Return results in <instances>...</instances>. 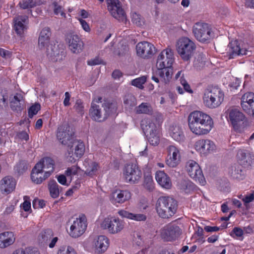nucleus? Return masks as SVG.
Segmentation results:
<instances>
[{
	"instance_id": "62",
	"label": "nucleus",
	"mask_w": 254,
	"mask_h": 254,
	"mask_svg": "<svg viewBox=\"0 0 254 254\" xmlns=\"http://www.w3.org/2000/svg\"><path fill=\"white\" fill-rule=\"evenodd\" d=\"M65 98L64 99L63 104L64 106H68L70 105L69 102L70 99V95L68 92H66L64 94Z\"/></svg>"
},
{
	"instance_id": "28",
	"label": "nucleus",
	"mask_w": 254,
	"mask_h": 254,
	"mask_svg": "<svg viewBox=\"0 0 254 254\" xmlns=\"http://www.w3.org/2000/svg\"><path fill=\"white\" fill-rule=\"evenodd\" d=\"M229 52L231 58H233L236 56L247 55L248 54L249 51L246 45L235 41L230 44Z\"/></svg>"
},
{
	"instance_id": "63",
	"label": "nucleus",
	"mask_w": 254,
	"mask_h": 254,
	"mask_svg": "<svg viewBox=\"0 0 254 254\" xmlns=\"http://www.w3.org/2000/svg\"><path fill=\"white\" fill-rule=\"evenodd\" d=\"M204 230L207 232H217L220 230V228L217 226H206L204 227Z\"/></svg>"
},
{
	"instance_id": "40",
	"label": "nucleus",
	"mask_w": 254,
	"mask_h": 254,
	"mask_svg": "<svg viewBox=\"0 0 254 254\" xmlns=\"http://www.w3.org/2000/svg\"><path fill=\"white\" fill-rule=\"evenodd\" d=\"M48 186L51 196L54 198L59 197L61 187L55 181H51Z\"/></svg>"
},
{
	"instance_id": "10",
	"label": "nucleus",
	"mask_w": 254,
	"mask_h": 254,
	"mask_svg": "<svg viewBox=\"0 0 254 254\" xmlns=\"http://www.w3.org/2000/svg\"><path fill=\"white\" fill-rule=\"evenodd\" d=\"M123 176L126 182L131 184H137L142 177V172L135 164H128L123 170Z\"/></svg>"
},
{
	"instance_id": "51",
	"label": "nucleus",
	"mask_w": 254,
	"mask_h": 254,
	"mask_svg": "<svg viewBox=\"0 0 254 254\" xmlns=\"http://www.w3.org/2000/svg\"><path fill=\"white\" fill-rule=\"evenodd\" d=\"M40 109V105L39 104H35L32 105L28 110V116L30 118H32L33 116L38 113Z\"/></svg>"
},
{
	"instance_id": "54",
	"label": "nucleus",
	"mask_w": 254,
	"mask_h": 254,
	"mask_svg": "<svg viewBox=\"0 0 254 254\" xmlns=\"http://www.w3.org/2000/svg\"><path fill=\"white\" fill-rule=\"evenodd\" d=\"M29 199V197L27 196L24 197V202L21 205V207L25 211H29L31 210V202Z\"/></svg>"
},
{
	"instance_id": "32",
	"label": "nucleus",
	"mask_w": 254,
	"mask_h": 254,
	"mask_svg": "<svg viewBox=\"0 0 254 254\" xmlns=\"http://www.w3.org/2000/svg\"><path fill=\"white\" fill-rule=\"evenodd\" d=\"M169 133L172 138L177 141H181L184 140V133L181 127L178 125L171 126L169 128Z\"/></svg>"
},
{
	"instance_id": "34",
	"label": "nucleus",
	"mask_w": 254,
	"mask_h": 254,
	"mask_svg": "<svg viewBox=\"0 0 254 254\" xmlns=\"http://www.w3.org/2000/svg\"><path fill=\"white\" fill-rule=\"evenodd\" d=\"M231 177L237 180H242L245 177L243 167L240 165H235L231 167L229 171Z\"/></svg>"
},
{
	"instance_id": "24",
	"label": "nucleus",
	"mask_w": 254,
	"mask_h": 254,
	"mask_svg": "<svg viewBox=\"0 0 254 254\" xmlns=\"http://www.w3.org/2000/svg\"><path fill=\"white\" fill-rule=\"evenodd\" d=\"M29 20L26 15H17L13 19V28L16 34L22 36L28 28Z\"/></svg>"
},
{
	"instance_id": "3",
	"label": "nucleus",
	"mask_w": 254,
	"mask_h": 254,
	"mask_svg": "<svg viewBox=\"0 0 254 254\" xmlns=\"http://www.w3.org/2000/svg\"><path fill=\"white\" fill-rule=\"evenodd\" d=\"M94 102V100L93 101ZM117 105L114 103L105 102L102 107L93 102L89 111L91 118L95 121L102 122L108 116L114 115L117 112Z\"/></svg>"
},
{
	"instance_id": "48",
	"label": "nucleus",
	"mask_w": 254,
	"mask_h": 254,
	"mask_svg": "<svg viewBox=\"0 0 254 254\" xmlns=\"http://www.w3.org/2000/svg\"><path fill=\"white\" fill-rule=\"evenodd\" d=\"M19 5L22 9H28L34 7L36 5V3L33 0H21Z\"/></svg>"
},
{
	"instance_id": "23",
	"label": "nucleus",
	"mask_w": 254,
	"mask_h": 254,
	"mask_svg": "<svg viewBox=\"0 0 254 254\" xmlns=\"http://www.w3.org/2000/svg\"><path fill=\"white\" fill-rule=\"evenodd\" d=\"M228 119L233 127L238 129L239 126L245 120V115L240 111L235 108H230L227 110Z\"/></svg>"
},
{
	"instance_id": "14",
	"label": "nucleus",
	"mask_w": 254,
	"mask_h": 254,
	"mask_svg": "<svg viewBox=\"0 0 254 254\" xmlns=\"http://www.w3.org/2000/svg\"><path fill=\"white\" fill-rule=\"evenodd\" d=\"M174 62L173 52L170 49L163 50L158 56L156 66L157 69L170 68Z\"/></svg>"
},
{
	"instance_id": "50",
	"label": "nucleus",
	"mask_w": 254,
	"mask_h": 254,
	"mask_svg": "<svg viewBox=\"0 0 254 254\" xmlns=\"http://www.w3.org/2000/svg\"><path fill=\"white\" fill-rule=\"evenodd\" d=\"M254 200V191L248 192L245 194L243 198V201L245 206H247L249 203L253 201Z\"/></svg>"
},
{
	"instance_id": "53",
	"label": "nucleus",
	"mask_w": 254,
	"mask_h": 254,
	"mask_svg": "<svg viewBox=\"0 0 254 254\" xmlns=\"http://www.w3.org/2000/svg\"><path fill=\"white\" fill-rule=\"evenodd\" d=\"M146 219V216L143 214H135L131 213L129 220L142 221Z\"/></svg>"
},
{
	"instance_id": "35",
	"label": "nucleus",
	"mask_w": 254,
	"mask_h": 254,
	"mask_svg": "<svg viewBox=\"0 0 254 254\" xmlns=\"http://www.w3.org/2000/svg\"><path fill=\"white\" fill-rule=\"evenodd\" d=\"M24 104L23 97L20 93H16L10 101V107L13 110L20 111Z\"/></svg>"
},
{
	"instance_id": "2",
	"label": "nucleus",
	"mask_w": 254,
	"mask_h": 254,
	"mask_svg": "<svg viewBox=\"0 0 254 254\" xmlns=\"http://www.w3.org/2000/svg\"><path fill=\"white\" fill-rule=\"evenodd\" d=\"M54 171V163L49 157L42 159L36 164L31 173L32 181L36 184H41L49 178Z\"/></svg>"
},
{
	"instance_id": "38",
	"label": "nucleus",
	"mask_w": 254,
	"mask_h": 254,
	"mask_svg": "<svg viewBox=\"0 0 254 254\" xmlns=\"http://www.w3.org/2000/svg\"><path fill=\"white\" fill-rule=\"evenodd\" d=\"M146 134L148 141L150 144L155 146L159 144L161 137L160 130L155 132H152Z\"/></svg>"
},
{
	"instance_id": "5",
	"label": "nucleus",
	"mask_w": 254,
	"mask_h": 254,
	"mask_svg": "<svg viewBox=\"0 0 254 254\" xmlns=\"http://www.w3.org/2000/svg\"><path fill=\"white\" fill-rule=\"evenodd\" d=\"M177 202L172 198L160 197L156 204V209L159 216L163 218H168L176 212Z\"/></svg>"
},
{
	"instance_id": "21",
	"label": "nucleus",
	"mask_w": 254,
	"mask_h": 254,
	"mask_svg": "<svg viewBox=\"0 0 254 254\" xmlns=\"http://www.w3.org/2000/svg\"><path fill=\"white\" fill-rule=\"evenodd\" d=\"M141 126L144 132L146 134L160 130L161 123L159 118L152 117L142 120Z\"/></svg>"
},
{
	"instance_id": "57",
	"label": "nucleus",
	"mask_w": 254,
	"mask_h": 254,
	"mask_svg": "<svg viewBox=\"0 0 254 254\" xmlns=\"http://www.w3.org/2000/svg\"><path fill=\"white\" fill-rule=\"evenodd\" d=\"M118 215L123 218L130 219L131 213L126 209H120L118 211Z\"/></svg>"
},
{
	"instance_id": "64",
	"label": "nucleus",
	"mask_w": 254,
	"mask_h": 254,
	"mask_svg": "<svg viewBox=\"0 0 254 254\" xmlns=\"http://www.w3.org/2000/svg\"><path fill=\"white\" fill-rule=\"evenodd\" d=\"M101 60L98 58H96L94 59H91L88 61V64L89 65H95L100 64Z\"/></svg>"
},
{
	"instance_id": "49",
	"label": "nucleus",
	"mask_w": 254,
	"mask_h": 254,
	"mask_svg": "<svg viewBox=\"0 0 254 254\" xmlns=\"http://www.w3.org/2000/svg\"><path fill=\"white\" fill-rule=\"evenodd\" d=\"M57 254H77L75 250L71 247H63L58 251Z\"/></svg>"
},
{
	"instance_id": "33",
	"label": "nucleus",
	"mask_w": 254,
	"mask_h": 254,
	"mask_svg": "<svg viewBox=\"0 0 254 254\" xmlns=\"http://www.w3.org/2000/svg\"><path fill=\"white\" fill-rule=\"evenodd\" d=\"M43 240L48 242L49 241L48 246L50 248H54L59 240L57 237H54V234L52 230H46L41 234Z\"/></svg>"
},
{
	"instance_id": "43",
	"label": "nucleus",
	"mask_w": 254,
	"mask_h": 254,
	"mask_svg": "<svg viewBox=\"0 0 254 254\" xmlns=\"http://www.w3.org/2000/svg\"><path fill=\"white\" fill-rule=\"evenodd\" d=\"M178 187L179 189L188 193L193 189V184L188 180H182L178 183Z\"/></svg>"
},
{
	"instance_id": "18",
	"label": "nucleus",
	"mask_w": 254,
	"mask_h": 254,
	"mask_svg": "<svg viewBox=\"0 0 254 254\" xmlns=\"http://www.w3.org/2000/svg\"><path fill=\"white\" fill-rule=\"evenodd\" d=\"M131 194L127 190H116L113 191L109 195V200L112 204L118 206L119 204H123L129 200Z\"/></svg>"
},
{
	"instance_id": "55",
	"label": "nucleus",
	"mask_w": 254,
	"mask_h": 254,
	"mask_svg": "<svg viewBox=\"0 0 254 254\" xmlns=\"http://www.w3.org/2000/svg\"><path fill=\"white\" fill-rule=\"evenodd\" d=\"M244 232L242 229L238 227H235L231 234V235L233 237H236L238 238H240L242 237L243 235Z\"/></svg>"
},
{
	"instance_id": "13",
	"label": "nucleus",
	"mask_w": 254,
	"mask_h": 254,
	"mask_svg": "<svg viewBox=\"0 0 254 254\" xmlns=\"http://www.w3.org/2000/svg\"><path fill=\"white\" fill-rule=\"evenodd\" d=\"M186 169L189 175L194 181L203 186L205 181L198 164L195 161L189 160L186 165Z\"/></svg>"
},
{
	"instance_id": "56",
	"label": "nucleus",
	"mask_w": 254,
	"mask_h": 254,
	"mask_svg": "<svg viewBox=\"0 0 254 254\" xmlns=\"http://www.w3.org/2000/svg\"><path fill=\"white\" fill-rule=\"evenodd\" d=\"M32 203L33 207L35 209L43 208L45 206V201L39 199H35Z\"/></svg>"
},
{
	"instance_id": "39",
	"label": "nucleus",
	"mask_w": 254,
	"mask_h": 254,
	"mask_svg": "<svg viewBox=\"0 0 254 254\" xmlns=\"http://www.w3.org/2000/svg\"><path fill=\"white\" fill-rule=\"evenodd\" d=\"M175 78L176 80H178L180 81V83L183 86L185 91L189 93L192 92V90L190 87V85L184 77V73L182 70L179 71L176 73Z\"/></svg>"
},
{
	"instance_id": "12",
	"label": "nucleus",
	"mask_w": 254,
	"mask_h": 254,
	"mask_svg": "<svg viewBox=\"0 0 254 254\" xmlns=\"http://www.w3.org/2000/svg\"><path fill=\"white\" fill-rule=\"evenodd\" d=\"M192 30L194 37L200 42H207L211 38V28L206 23H196L193 26Z\"/></svg>"
},
{
	"instance_id": "46",
	"label": "nucleus",
	"mask_w": 254,
	"mask_h": 254,
	"mask_svg": "<svg viewBox=\"0 0 254 254\" xmlns=\"http://www.w3.org/2000/svg\"><path fill=\"white\" fill-rule=\"evenodd\" d=\"M154 183L152 176L150 174H147L144 176V186L150 190L154 189Z\"/></svg>"
},
{
	"instance_id": "26",
	"label": "nucleus",
	"mask_w": 254,
	"mask_h": 254,
	"mask_svg": "<svg viewBox=\"0 0 254 254\" xmlns=\"http://www.w3.org/2000/svg\"><path fill=\"white\" fill-rule=\"evenodd\" d=\"M16 185V182L13 178L4 177L0 181V191L2 194H9L15 190Z\"/></svg>"
},
{
	"instance_id": "36",
	"label": "nucleus",
	"mask_w": 254,
	"mask_h": 254,
	"mask_svg": "<svg viewBox=\"0 0 254 254\" xmlns=\"http://www.w3.org/2000/svg\"><path fill=\"white\" fill-rule=\"evenodd\" d=\"M157 74L160 78V82L164 84H168L172 78V71L167 68L157 69Z\"/></svg>"
},
{
	"instance_id": "1",
	"label": "nucleus",
	"mask_w": 254,
	"mask_h": 254,
	"mask_svg": "<svg viewBox=\"0 0 254 254\" xmlns=\"http://www.w3.org/2000/svg\"><path fill=\"white\" fill-rule=\"evenodd\" d=\"M190 130L198 136L206 135L213 127V121L208 114L199 111L190 113L188 118Z\"/></svg>"
},
{
	"instance_id": "20",
	"label": "nucleus",
	"mask_w": 254,
	"mask_h": 254,
	"mask_svg": "<svg viewBox=\"0 0 254 254\" xmlns=\"http://www.w3.org/2000/svg\"><path fill=\"white\" fill-rule=\"evenodd\" d=\"M155 47L148 42L138 43L136 46L137 55L143 59H149L154 54Z\"/></svg>"
},
{
	"instance_id": "29",
	"label": "nucleus",
	"mask_w": 254,
	"mask_h": 254,
	"mask_svg": "<svg viewBox=\"0 0 254 254\" xmlns=\"http://www.w3.org/2000/svg\"><path fill=\"white\" fill-rule=\"evenodd\" d=\"M155 179L158 184L163 188L170 189L172 186L170 177L164 171H157L155 174Z\"/></svg>"
},
{
	"instance_id": "44",
	"label": "nucleus",
	"mask_w": 254,
	"mask_h": 254,
	"mask_svg": "<svg viewBox=\"0 0 254 254\" xmlns=\"http://www.w3.org/2000/svg\"><path fill=\"white\" fill-rule=\"evenodd\" d=\"M81 169L78 166L73 165L67 168L65 171V175L71 180L74 176L78 175Z\"/></svg>"
},
{
	"instance_id": "27",
	"label": "nucleus",
	"mask_w": 254,
	"mask_h": 254,
	"mask_svg": "<svg viewBox=\"0 0 254 254\" xmlns=\"http://www.w3.org/2000/svg\"><path fill=\"white\" fill-rule=\"evenodd\" d=\"M110 245V241L107 237L100 235L95 237L93 242V246L98 254H102L107 251Z\"/></svg>"
},
{
	"instance_id": "52",
	"label": "nucleus",
	"mask_w": 254,
	"mask_h": 254,
	"mask_svg": "<svg viewBox=\"0 0 254 254\" xmlns=\"http://www.w3.org/2000/svg\"><path fill=\"white\" fill-rule=\"evenodd\" d=\"M124 103L128 107H133L136 105V101L135 97L131 95H128L124 101Z\"/></svg>"
},
{
	"instance_id": "47",
	"label": "nucleus",
	"mask_w": 254,
	"mask_h": 254,
	"mask_svg": "<svg viewBox=\"0 0 254 254\" xmlns=\"http://www.w3.org/2000/svg\"><path fill=\"white\" fill-rule=\"evenodd\" d=\"M146 81V77L142 76L134 79L131 81V84L139 88L142 89L143 88V84Z\"/></svg>"
},
{
	"instance_id": "17",
	"label": "nucleus",
	"mask_w": 254,
	"mask_h": 254,
	"mask_svg": "<svg viewBox=\"0 0 254 254\" xmlns=\"http://www.w3.org/2000/svg\"><path fill=\"white\" fill-rule=\"evenodd\" d=\"M168 158L166 160L167 164L170 167H176L181 162L182 150L178 146L169 145L167 148Z\"/></svg>"
},
{
	"instance_id": "45",
	"label": "nucleus",
	"mask_w": 254,
	"mask_h": 254,
	"mask_svg": "<svg viewBox=\"0 0 254 254\" xmlns=\"http://www.w3.org/2000/svg\"><path fill=\"white\" fill-rule=\"evenodd\" d=\"M11 254H40V253L36 249L27 248L24 249H17Z\"/></svg>"
},
{
	"instance_id": "4",
	"label": "nucleus",
	"mask_w": 254,
	"mask_h": 254,
	"mask_svg": "<svg viewBox=\"0 0 254 254\" xmlns=\"http://www.w3.org/2000/svg\"><path fill=\"white\" fill-rule=\"evenodd\" d=\"M51 33L48 27H45L41 30L38 39V48L45 52L47 56L53 61H56L55 58L59 55L58 46L49 44Z\"/></svg>"
},
{
	"instance_id": "22",
	"label": "nucleus",
	"mask_w": 254,
	"mask_h": 254,
	"mask_svg": "<svg viewBox=\"0 0 254 254\" xmlns=\"http://www.w3.org/2000/svg\"><path fill=\"white\" fill-rule=\"evenodd\" d=\"M57 137L60 142L64 145L69 146L71 142L74 140L69 127L65 125L59 127Z\"/></svg>"
},
{
	"instance_id": "15",
	"label": "nucleus",
	"mask_w": 254,
	"mask_h": 254,
	"mask_svg": "<svg viewBox=\"0 0 254 254\" xmlns=\"http://www.w3.org/2000/svg\"><path fill=\"white\" fill-rule=\"evenodd\" d=\"M87 227L86 218L84 215H79L73 221L70 227L69 235L73 238L82 235Z\"/></svg>"
},
{
	"instance_id": "19",
	"label": "nucleus",
	"mask_w": 254,
	"mask_h": 254,
	"mask_svg": "<svg viewBox=\"0 0 254 254\" xmlns=\"http://www.w3.org/2000/svg\"><path fill=\"white\" fill-rule=\"evenodd\" d=\"M65 41L72 53L77 54L81 52L83 43L77 35L74 33H69L67 34Z\"/></svg>"
},
{
	"instance_id": "6",
	"label": "nucleus",
	"mask_w": 254,
	"mask_h": 254,
	"mask_svg": "<svg viewBox=\"0 0 254 254\" xmlns=\"http://www.w3.org/2000/svg\"><path fill=\"white\" fill-rule=\"evenodd\" d=\"M224 94L218 87H212L206 90L203 97L204 104L211 109L219 107L224 101Z\"/></svg>"
},
{
	"instance_id": "60",
	"label": "nucleus",
	"mask_w": 254,
	"mask_h": 254,
	"mask_svg": "<svg viewBox=\"0 0 254 254\" xmlns=\"http://www.w3.org/2000/svg\"><path fill=\"white\" fill-rule=\"evenodd\" d=\"M78 20L83 29L87 32H89L90 31V28L87 22L82 18H78Z\"/></svg>"
},
{
	"instance_id": "31",
	"label": "nucleus",
	"mask_w": 254,
	"mask_h": 254,
	"mask_svg": "<svg viewBox=\"0 0 254 254\" xmlns=\"http://www.w3.org/2000/svg\"><path fill=\"white\" fill-rule=\"evenodd\" d=\"M83 166L85 169V173L89 176L95 175L99 168L97 163L89 159L84 160Z\"/></svg>"
},
{
	"instance_id": "42",
	"label": "nucleus",
	"mask_w": 254,
	"mask_h": 254,
	"mask_svg": "<svg viewBox=\"0 0 254 254\" xmlns=\"http://www.w3.org/2000/svg\"><path fill=\"white\" fill-rule=\"evenodd\" d=\"M136 112L138 114H150L153 113V109L148 104L142 103L136 108Z\"/></svg>"
},
{
	"instance_id": "11",
	"label": "nucleus",
	"mask_w": 254,
	"mask_h": 254,
	"mask_svg": "<svg viewBox=\"0 0 254 254\" xmlns=\"http://www.w3.org/2000/svg\"><path fill=\"white\" fill-rule=\"evenodd\" d=\"M194 148L201 156H206L216 152L217 147L215 142L209 139H200L194 144Z\"/></svg>"
},
{
	"instance_id": "61",
	"label": "nucleus",
	"mask_w": 254,
	"mask_h": 254,
	"mask_svg": "<svg viewBox=\"0 0 254 254\" xmlns=\"http://www.w3.org/2000/svg\"><path fill=\"white\" fill-rule=\"evenodd\" d=\"M15 209V205L13 204H9L7 205L3 212L4 215H8L11 214Z\"/></svg>"
},
{
	"instance_id": "25",
	"label": "nucleus",
	"mask_w": 254,
	"mask_h": 254,
	"mask_svg": "<svg viewBox=\"0 0 254 254\" xmlns=\"http://www.w3.org/2000/svg\"><path fill=\"white\" fill-rule=\"evenodd\" d=\"M241 105L245 112L254 116V93L244 94L241 98Z\"/></svg>"
},
{
	"instance_id": "30",
	"label": "nucleus",
	"mask_w": 254,
	"mask_h": 254,
	"mask_svg": "<svg viewBox=\"0 0 254 254\" xmlns=\"http://www.w3.org/2000/svg\"><path fill=\"white\" fill-rule=\"evenodd\" d=\"M15 240L14 234L12 232L0 233V248L4 249L12 245Z\"/></svg>"
},
{
	"instance_id": "59",
	"label": "nucleus",
	"mask_w": 254,
	"mask_h": 254,
	"mask_svg": "<svg viewBox=\"0 0 254 254\" xmlns=\"http://www.w3.org/2000/svg\"><path fill=\"white\" fill-rule=\"evenodd\" d=\"M74 108L78 113L80 114L83 113V106L81 100H78L76 101Z\"/></svg>"
},
{
	"instance_id": "58",
	"label": "nucleus",
	"mask_w": 254,
	"mask_h": 254,
	"mask_svg": "<svg viewBox=\"0 0 254 254\" xmlns=\"http://www.w3.org/2000/svg\"><path fill=\"white\" fill-rule=\"evenodd\" d=\"M194 235H196L199 237V238L197 239V241L202 244L204 242L203 239V230L201 227H198L197 230L196 231Z\"/></svg>"
},
{
	"instance_id": "37",
	"label": "nucleus",
	"mask_w": 254,
	"mask_h": 254,
	"mask_svg": "<svg viewBox=\"0 0 254 254\" xmlns=\"http://www.w3.org/2000/svg\"><path fill=\"white\" fill-rule=\"evenodd\" d=\"M237 157L238 159L243 164L247 163L250 164L254 159V156L252 155L247 150L242 149L238 150Z\"/></svg>"
},
{
	"instance_id": "16",
	"label": "nucleus",
	"mask_w": 254,
	"mask_h": 254,
	"mask_svg": "<svg viewBox=\"0 0 254 254\" xmlns=\"http://www.w3.org/2000/svg\"><path fill=\"white\" fill-rule=\"evenodd\" d=\"M182 234V230L175 224L165 226L160 230L161 238L166 241H172L177 239Z\"/></svg>"
},
{
	"instance_id": "7",
	"label": "nucleus",
	"mask_w": 254,
	"mask_h": 254,
	"mask_svg": "<svg viewBox=\"0 0 254 254\" xmlns=\"http://www.w3.org/2000/svg\"><path fill=\"white\" fill-rule=\"evenodd\" d=\"M125 222L119 217L109 215L103 219L100 224V227L109 234H117L125 228Z\"/></svg>"
},
{
	"instance_id": "9",
	"label": "nucleus",
	"mask_w": 254,
	"mask_h": 254,
	"mask_svg": "<svg viewBox=\"0 0 254 254\" xmlns=\"http://www.w3.org/2000/svg\"><path fill=\"white\" fill-rule=\"evenodd\" d=\"M85 150L84 143L81 140H74L68 146L67 159L70 162H74L83 155Z\"/></svg>"
},
{
	"instance_id": "8",
	"label": "nucleus",
	"mask_w": 254,
	"mask_h": 254,
	"mask_svg": "<svg viewBox=\"0 0 254 254\" xmlns=\"http://www.w3.org/2000/svg\"><path fill=\"white\" fill-rule=\"evenodd\" d=\"M176 49L178 54L185 61L190 60L195 49V45L193 41L187 37H182L178 40Z\"/></svg>"
},
{
	"instance_id": "41",
	"label": "nucleus",
	"mask_w": 254,
	"mask_h": 254,
	"mask_svg": "<svg viewBox=\"0 0 254 254\" xmlns=\"http://www.w3.org/2000/svg\"><path fill=\"white\" fill-rule=\"evenodd\" d=\"M131 19L132 23L138 27L143 26L145 23L144 18L136 12H131Z\"/></svg>"
}]
</instances>
